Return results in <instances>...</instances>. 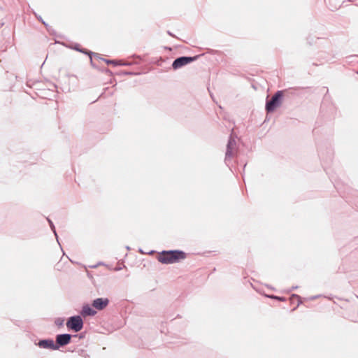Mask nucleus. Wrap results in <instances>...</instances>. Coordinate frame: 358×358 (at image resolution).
<instances>
[{"label": "nucleus", "mask_w": 358, "mask_h": 358, "mask_svg": "<svg viewBox=\"0 0 358 358\" xmlns=\"http://www.w3.org/2000/svg\"><path fill=\"white\" fill-rule=\"evenodd\" d=\"M186 257V253L179 250H164L159 254L157 259L165 264H173Z\"/></svg>", "instance_id": "nucleus-1"}, {"label": "nucleus", "mask_w": 358, "mask_h": 358, "mask_svg": "<svg viewBox=\"0 0 358 358\" xmlns=\"http://www.w3.org/2000/svg\"><path fill=\"white\" fill-rule=\"evenodd\" d=\"M284 96L283 90H278L270 99H266L265 110L267 113H273L279 107L282 101Z\"/></svg>", "instance_id": "nucleus-2"}, {"label": "nucleus", "mask_w": 358, "mask_h": 358, "mask_svg": "<svg viewBox=\"0 0 358 358\" xmlns=\"http://www.w3.org/2000/svg\"><path fill=\"white\" fill-rule=\"evenodd\" d=\"M66 325L68 330L77 333L83 329L84 321L80 315H73L67 319Z\"/></svg>", "instance_id": "nucleus-3"}, {"label": "nucleus", "mask_w": 358, "mask_h": 358, "mask_svg": "<svg viewBox=\"0 0 358 358\" xmlns=\"http://www.w3.org/2000/svg\"><path fill=\"white\" fill-rule=\"evenodd\" d=\"M236 141L235 138L231 134L229 137L227 144L224 162L229 166L231 159L235 157L236 153Z\"/></svg>", "instance_id": "nucleus-4"}, {"label": "nucleus", "mask_w": 358, "mask_h": 358, "mask_svg": "<svg viewBox=\"0 0 358 358\" xmlns=\"http://www.w3.org/2000/svg\"><path fill=\"white\" fill-rule=\"evenodd\" d=\"M93 57H94V59H93L94 62L96 64H98V66H99V67H93L94 69H96L101 72L107 73L110 75H112V71L108 68L105 67L103 64V63H105L108 66L112 65V59H105L101 57V55L96 52H95V55H93Z\"/></svg>", "instance_id": "nucleus-5"}, {"label": "nucleus", "mask_w": 358, "mask_h": 358, "mask_svg": "<svg viewBox=\"0 0 358 358\" xmlns=\"http://www.w3.org/2000/svg\"><path fill=\"white\" fill-rule=\"evenodd\" d=\"M200 57V55H195L193 57L190 56H181L179 57H177L175 59L172 63V68L174 70L179 69L183 66H185L187 64H189L196 60L198 59V58Z\"/></svg>", "instance_id": "nucleus-6"}, {"label": "nucleus", "mask_w": 358, "mask_h": 358, "mask_svg": "<svg viewBox=\"0 0 358 358\" xmlns=\"http://www.w3.org/2000/svg\"><path fill=\"white\" fill-rule=\"evenodd\" d=\"M78 335H72L70 334H59L55 336L56 350H59L60 348L66 346L71 343L72 338H77Z\"/></svg>", "instance_id": "nucleus-7"}, {"label": "nucleus", "mask_w": 358, "mask_h": 358, "mask_svg": "<svg viewBox=\"0 0 358 358\" xmlns=\"http://www.w3.org/2000/svg\"><path fill=\"white\" fill-rule=\"evenodd\" d=\"M70 48L72 50H74L77 52H79L84 55H87L90 58V65L92 67H99V66H98V64H96L94 62L93 55H95V52H94L90 50H87L86 48H83L79 43H74L71 44L70 46Z\"/></svg>", "instance_id": "nucleus-8"}, {"label": "nucleus", "mask_w": 358, "mask_h": 358, "mask_svg": "<svg viewBox=\"0 0 358 358\" xmlns=\"http://www.w3.org/2000/svg\"><path fill=\"white\" fill-rule=\"evenodd\" d=\"M97 313L96 309L89 303H84L82 306V308L80 311V315L82 317L86 318L87 317H94Z\"/></svg>", "instance_id": "nucleus-9"}, {"label": "nucleus", "mask_w": 358, "mask_h": 358, "mask_svg": "<svg viewBox=\"0 0 358 358\" xmlns=\"http://www.w3.org/2000/svg\"><path fill=\"white\" fill-rule=\"evenodd\" d=\"M36 345L38 346L42 349H49L52 350H56V345L55 344V341L52 338H43L40 339L38 343H35Z\"/></svg>", "instance_id": "nucleus-10"}, {"label": "nucleus", "mask_w": 358, "mask_h": 358, "mask_svg": "<svg viewBox=\"0 0 358 358\" xmlns=\"http://www.w3.org/2000/svg\"><path fill=\"white\" fill-rule=\"evenodd\" d=\"M110 303V300L108 298H96L92 302V306L96 310H102L105 309Z\"/></svg>", "instance_id": "nucleus-11"}, {"label": "nucleus", "mask_w": 358, "mask_h": 358, "mask_svg": "<svg viewBox=\"0 0 358 358\" xmlns=\"http://www.w3.org/2000/svg\"><path fill=\"white\" fill-rule=\"evenodd\" d=\"M112 95V90L109 87H105L103 89V92L99 95L97 99L98 101H102L103 99H106L109 98Z\"/></svg>", "instance_id": "nucleus-12"}, {"label": "nucleus", "mask_w": 358, "mask_h": 358, "mask_svg": "<svg viewBox=\"0 0 358 358\" xmlns=\"http://www.w3.org/2000/svg\"><path fill=\"white\" fill-rule=\"evenodd\" d=\"M296 300L297 301V304H296V306L295 308H294L292 309V311L295 310L296 308L300 305L302 303V299H301V297L300 296H299L298 294H292L291 295V297H290V300H291V302L292 303H295V301L294 300Z\"/></svg>", "instance_id": "nucleus-13"}, {"label": "nucleus", "mask_w": 358, "mask_h": 358, "mask_svg": "<svg viewBox=\"0 0 358 358\" xmlns=\"http://www.w3.org/2000/svg\"><path fill=\"white\" fill-rule=\"evenodd\" d=\"M46 219H47V221H48V224L50 225V227L51 230L54 233V235H55V236L56 238L57 241L59 242V236H58L57 233L56 231V228H55V226L54 223L52 222V221L50 218L47 217Z\"/></svg>", "instance_id": "nucleus-14"}, {"label": "nucleus", "mask_w": 358, "mask_h": 358, "mask_svg": "<svg viewBox=\"0 0 358 358\" xmlns=\"http://www.w3.org/2000/svg\"><path fill=\"white\" fill-rule=\"evenodd\" d=\"M132 63L130 62H122V60L113 59V67L117 66H129Z\"/></svg>", "instance_id": "nucleus-15"}, {"label": "nucleus", "mask_w": 358, "mask_h": 358, "mask_svg": "<svg viewBox=\"0 0 358 358\" xmlns=\"http://www.w3.org/2000/svg\"><path fill=\"white\" fill-rule=\"evenodd\" d=\"M138 74H139V73H136L134 71H120L113 72V76L114 75H119V76H121V75H138Z\"/></svg>", "instance_id": "nucleus-16"}, {"label": "nucleus", "mask_w": 358, "mask_h": 358, "mask_svg": "<svg viewBox=\"0 0 358 358\" xmlns=\"http://www.w3.org/2000/svg\"><path fill=\"white\" fill-rule=\"evenodd\" d=\"M266 296L268 298H270V299H275V300H278L279 301H286V299L283 296H275V295H266Z\"/></svg>", "instance_id": "nucleus-17"}, {"label": "nucleus", "mask_w": 358, "mask_h": 358, "mask_svg": "<svg viewBox=\"0 0 358 358\" xmlns=\"http://www.w3.org/2000/svg\"><path fill=\"white\" fill-rule=\"evenodd\" d=\"M46 28V30L49 32L51 35H56V33L55 30L52 29V26H50V24H43Z\"/></svg>", "instance_id": "nucleus-18"}, {"label": "nucleus", "mask_w": 358, "mask_h": 358, "mask_svg": "<svg viewBox=\"0 0 358 358\" xmlns=\"http://www.w3.org/2000/svg\"><path fill=\"white\" fill-rule=\"evenodd\" d=\"M64 320L63 318H57L55 321V323L58 327H62L64 325Z\"/></svg>", "instance_id": "nucleus-19"}, {"label": "nucleus", "mask_w": 358, "mask_h": 358, "mask_svg": "<svg viewBox=\"0 0 358 358\" xmlns=\"http://www.w3.org/2000/svg\"><path fill=\"white\" fill-rule=\"evenodd\" d=\"M79 355H82L85 357V358H89V356L85 353V351L83 349L78 350L77 351Z\"/></svg>", "instance_id": "nucleus-20"}, {"label": "nucleus", "mask_w": 358, "mask_h": 358, "mask_svg": "<svg viewBox=\"0 0 358 358\" xmlns=\"http://www.w3.org/2000/svg\"><path fill=\"white\" fill-rule=\"evenodd\" d=\"M122 267H125L123 263H118L117 265L113 268V271H120L122 268Z\"/></svg>", "instance_id": "nucleus-21"}, {"label": "nucleus", "mask_w": 358, "mask_h": 358, "mask_svg": "<svg viewBox=\"0 0 358 358\" xmlns=\"http://www.w3.org/2000/svg\"><path fill=\"white\" fill-rule=\"evenodd\" d=\"M335 0H331L330 1H334ZM329 5H330V7H331V9L334 10V9H337L338 8H339L341 6L340 4L338 5H332L331 2H329Z\"/></svg>", "instance_id": "nucleus-22"}, {"label": "nucleus", "mask_w": 358, "mask_h": 358, "mask_svg": "<svg viewBox=\"0 0 358 358\" xmlns=\"http://www.w3.org/2000/svg\"><path fill=\"white\" fill-rule=\"evenodd\" d=\"M327 155H328V159H329V160H331L332 155H333V152H332L331 149H328V150H327Z\"/></svg>", "instance_id": "nucleus-23"}, {"label": "nucleus", "mask_w": 358, "mask_h": 358, "mask_svg": "<svg viewBox=\"0 0 358 358\" xmlns=\"http://www.w3.org/2000/svg\"><path fill=\"white\" fill-rule=\"evenodd\" d=\"M319 156L320 158H322V159H324V156L323 155V153L321 152V150H319Z\"/></svg>", "instance_id": "nucleus-24"}, {"label": "nucleus", "mask_w": 358, "mask_h": 358, "mask_svg": "<svg viewBox=\"0 0 358 358\" xmlns=\"http://www.w3.org/2000/svg\"><path fill=\"white\" fill-rule=\"evenodd\" d=\"M77 335H78V337H79V338H83L85 337L84 333H80V334H77Z\"/></svg>", "instance_id": "nucleus-25"}, {"label": "nucleus", "mask_w": 358, "mask_h": 358, "mask_svg": "<svg viewBox=\"0 0 358 358\" xmlns=\"http://www.w3.org/2000/svg\"><path fill=\"white\" fill-rule=\"evenodd\" d=\"M297 287H298L297 286H293V287H292L288 290V292H292V291H293V290H294V289H297Z\"/></svg>", "instance_id": "nucleus-26"}, {"label": "nucleus", "mask_w": 358, "mask_h": 358, "mask_svg": "<svg viewBox=\"0 0 358 358\" xmlns=\"http://www.w3.org/2000/svg\"><path fill=\"white\" fill-rule=\"evenodd\" d=\"M317 297H318V296H312V297L310 298V299L313 300V299H317Z\"/></svg>", "instance_id": "nucleus-27"}, {"label": "nucleus", "mask_w": 358, "mask_h": 358, "mask_svg": "<svg viewBox=\"0 0 358 358\" xmlns=\"http://www.w3.org/2000/svg\"><path fill=\"white\" fill-rule=\"evenodd\" d=\"M167 34H168L169 35H170V36H173V35L171 34V32L170 31H167Z\"/></svg>", "instance_id": "nucleus-28"}, {"label": "nucleus", "mask_w": 358, "mask_h": 358, "mask_svg": "<svg viewBox=\"0 0 358 358\" xmlns=\"http://www.w3.org/2000/svg\"><path fill=\"white\" fill-rule=\"evenodd\" d=\"M97 266V265H94V266H91L90 267L92 268H96Z\"/></svg>", "instance_id": "nucleus-29"}, {"label": "nucleus", "mask_w": 358, "mask_h": 358, "mask_svg": "<svg viewBox=\"0 0 358 358\" xmlns=\"http://www.w3.org/2000/svg\"><path fill=\"white\" fill-rule=\"evenodd\" d=\"M3 24H4L1 23V24H0V28H1V27H2Z\"/></svg>", "instance_id": "nucleus-30"}, {"label": "nucleus", "mask_w": 358, "mask_h": 358, "mask_svg": "<svg viewBox=\"0 0 358 358\" xmlns=\"http://www.w3.org/2000/svg\"><path fill=\"white\" fill-rule=\"evenodd\" d=\"M109 83H112V78L109 80Z\"/></svg>", "instance_id": "nucleus-31"}]
</instances>
